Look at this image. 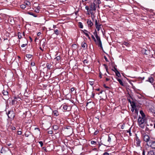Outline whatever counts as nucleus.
Returning <instances> with one entry per match:
<instances>
[{
  "label": "nucleus",
  "instance_id": "obj_1",
  "mask_svg": "<svg viewBox=\"0 0 155 155\" xmlns=\"http://www.w3.org/2000/svg\"><path fill=\"white\" fill-rule=\"evenodd\" d=\"M142 137L143 140L146 142L147 143H147H150V137L147 134L143 135L142 136Z\"/></svg>",
  "mask_w": 155,
  "mask_h": 155
},
{
  "label": "nucleus",
  "instance_id": "obj_2",
  "mask_svg": "<svg viewBox=\"0 0 155 155\" xmlns=\"http://www.w3.org/2000/svg\"><path fill=\"white\" fill-rule=\"evenodd\" d=\"M2 93L3 94L2 97L4 100H6L8 99V94L7 91L3 90L2 91Z\"/></svg>",
  "mask_w": 155,
  "mask_h": 155
},
{
  "label": "nucleus",
  "instance_id": "obj_3",
  "mask_svg": "<svg viewBox=\"0 0 155 155\" xmlns=\"http://www.w3.org/2000/svg\"><path fill=\"white\" fill-rule=\"evenodd\" d=\"M96 38L97 39L96 42H95L96 44L102 49L103 48L100 37L99 36Z\"/></svg>",
  "mask_w": 155,
  "mask_h": 155
},
{
  "label": "nucleus",
  "instance_id": "obj_4",
  "mask_svg": "<svg viewBox=\"0 0 155 155\" xmlns=\"http://www.w3.org/2000/svg\"><path fill=\"white\" fill-rule=\"evenodd\" d=\"M8 118L13 119L15 116V114L13 110L9 111L8 112Z\"/></svg>",
  "mask_w": 155,
  "mask_h": 155
},
{
  "label": "nucleus",
  "instance_id": "obj_5",
  "mask_svg": "<svg viewBox=\"0 0 155 155\" xmlns=\"http://www.w3.org/2000/svg\"><path fill=\"white\" fill-rule=\"evenodd\" d=\"M147 146L153 149H155V141L150 140V143H147Z\"/></svg>",
  "mask_w": 155,
  "mask_h": 155
},
{
  "label": "nucleus",
  "instance_id": "obj_6",
  "mask_svg": "<svg viewBox=\"0 0 155 155\" xmlns=\"http://www.w3.org/2000/svg\"><path fill=\"white\" fill-rule=\"evenodd\" d=\"M144 117H139L138 118V122L139 125H141L143 124L144 122Z\"/></svg>",
  "mask_w": 155,
  "mask_h": 155
},
{
  "label": "nucleus",
  "instance_id": "obj_7",
  "mask_svg": "<svg viewBox=\"0 0 155 155\" xmlns=\"http://www.w3.org/2000/svg\"><path fill=\"white\" fill-rule=\"evenodd\" d=\"M147 81H148L151 83L152 85H153V82L154 80L153 77H150L148 78L147 80H146Z\"/></svg>",
  "mask_w": 155,
  "mask_h": 155
},
{
  "label": "nucleus",
  "instance_id": "obj_8",
  "mask_svg": "<svg viewBox=\"0 0 155 155\" xmlns=\"http://www.w3.org/2000/svg\"><path fill=\"white\" fill-rule=\"evenodd\" d=\"M136 144L138 146H140V141L138 137L136 138Z\"/></svg>",
  "mask_w": 155,
  "mask_h": 155
},
{
  "label": "nucleus",
  "instance_id": "obj_9",
  "mask_svg": "<svg viewBox=\"0 0 155 155\" xmlns=\"http://www.w3.org/2000/svg\"><path fill=\"white\" fill-rule=\"evenodd\" d=\"M90 10L91 11H94L96 10V8L95 6V5L94 4L91 5L90 7Z\"/></svg>",
  "mask_w": 155,
  "mask_h": 155
},
{
  "label": "nucleus",
  "instance_id": "obj_10",
  "mask_svg": "<svg viewBox=\"0 0 155 155\" xmlns=\"http://www.w3.org/2000/svg\"><path fill=\"white\" fill-rule=\"evenodd\" d=\"M48 69H50L52 68V64L51 63H47L46 65Z\"/></svg>",
  "mask_w": 155,
  "mask_h": 155
},
{
  "label": "nucleus",
  "instance_id": "obj_11",
  "mask_svg": "<svg viewBox=\"0 0 155 155\" xmlns=\"http://www.w3.org/2000/svg\"><path fill=\"white\" fill-rule=\"evenodd\" d=\"M87 22L88 25L90 27H91L93 25V23L91 20H88Z\"/></svg>",
  "mask_w": 155,
  "mask_h": 155
},
{
  "label": "nucleus",
  "instance_id": "obj_12",
  "mask_svg": "<svg viewBox=\"0 0 155 155\" xmlns=\"http://www.w3.org/2000/svg\"><path fill=\"white\" fill-rule=\"evenodd\" d=\"M52 113L55 116H57L59 115L58 113L57 110H53Z\"/></svg>",
  "mask_w": 155,
  "mask_h": 155
},
{
  "label": "nucleus",
  "instance_id": "obj_13",
  "mask_svg": "<svg viewBox=\"0 0 155 155\" xmlns=\"http://www.w3.org/2000/svg\"><path fill=\"white\" fill-rule=\"evenodd\" d=\"M112 135H109L108 136V138L107 139V142L110 143L111 141V137Z\"/></svg>",
  "mask_w": 155,
  "mask_h": 155
},
{
  "label": "nucleus",
  "instance_id": "obj_14",
  "mask_svg": "<svg viewBox=\"0 0 155 155\" xmlns=\"http://www.w3.org/2000/svg\"><path fill=\"white\" fill-rule=\"evenodd\" d=\"M154 152L152 150H150L148 152L147 155H154Z\"/></svg>",
  "mask_w": 155,
  "mask_h": 155
},
{
  "label": "nucleus",
  "instance_id": "obj_15",
  "mask_svg": "<svg viewBox=\"0 0 155 155\" xmlns=\"http://www.w3.org/2000/svg\"><path fill=\"white\" fill-rule=\"evenodd\" d=\"M81 47L83 48H85L86 47H87V44L85 42H82L81 43Z\"/></svg>",
  "mask_w": 155,
  "mask_h": 155
},
{
  "label": "nucleus",
  "instance_id": "obj_16",
  "mask_svg": "<svg viewBox=\"0 0 155 155\" xmlns=\"http://www.w3.org/2000/svg\"><path fill=\"white\" fill-rule=\"evenodd\" d=\"M142 53L147 55L148 54V51L145 49H143L142 50Z\"/></svg>",
  "mask_w": 155,
  "mask_h": 155
},
{
  "label": "nucleus",
  "instance_id": "obj_17",
  "mask_svg": "<svg viewBox=\"0 0 155 155\" xmlns=\"http://www.w3.org/2000/svg\"><path fill=\"white\" fill-rule=\"evenodd\" d=\"M116 71V72H115L116 75V76L119 77L120 76V74L119 72L118 71V70H115Z\"/></svg>",
  "mask_w": 155,
  "mask_h": 155
},
{
  "label": "nucleus",
  "instance_id": "obj_18",
  "mask_svg": "<svg viewBox=\"0 0 155 155\" xmlns=\"http://www.w3.org/2000/svg\"><path fill=\"white\" fill-rule=\"evenodd\" d=\"M117 79L121 85L122 86L124 85V84H123L122 81V80L121 79H118V78Z\"/></svg>",
  "mask_w": 155,
  "mask_h": 155
},
{
  "label": "nucleus",
  "instance_id": "obj_19",
  "mask_svg": "<svg viewBox=\"0 0 155 155\" xmlns=\"http://www.w3.org/2000/svg\"><path fill=\"white\" fill-rule=\"evenodd\" d=\"M140 113L141 114L142 117H145V115L143 111L142 110H140Z\"/></svg>",
  "mask_w": 155,
  "mask_h": 155
},
{
  "label": "nucleus",
  "instance_id": "obj_20",
  "mask_svg": "<svg viewBox=\"0 0 155 155\" xmlns=\"http://www.w3.org/2000/svg\"><path fill=\"white\" fill-rule=\"evenodd\" d=\"M25 3L26 5H27V6H30L31 5V3L28 1H26V2H25Z\"/></svg>",
  "mask_w": 155,
  "mask_h": 155
},
{
  "label": "nucleus",
  "instance_id": "obj_21",
  "mask_svg": "<svg viewBox=\"0 0 155 155\" xmlns=\"http://www.w3.org/2000/svg\"><path fill=\"white\" fill-rule=\"evenodd\" d=\"M150 110L153 113H155V108H152L151 107L150 109Z\"/></svg>",
  "mask_w": 155,
  "mask_h": 155
},
{
  "label": "nucleus",
  "instance_id": "obj_22",
  "mask_svg": "<svg viewBox=\"0 0 155 155\" xmlns=\"http://www.w3.org/2000/svg\"><path fill=\"white\" fill-rule=\"evenodd\" d=\"M63 106V108L64 110H67V106L65 104L62 105L61 106Z\"/></svg>",
  "mask_w": 155,
  "mask_h": 155
},
{
  "label": "nucleus",
  "instance_id": "obj_23",
  "mask_svg": "<svg viewBox=\"0 0 155 155\" xmlns=\"http://www.w3.org/2000/svg\"><path fill=\"white\" fill-rule=\"evenodd\" d=\"M26 7V6L25 5L22 4L20 5V7L22 9H24Z\"/></svg>",
  "mask_w": 155,
  "mask_h": 155
},
{
  "label": "nucleus",
  "instance_id": "obj_24",
  "mask_svg": "<svg viewBox=\"0 0 155 155\" xmlns=\"http://www.w3.org/2000/svg\"><path fill=\"white\" fill-rule=\"evenodd\" d=\"M54 32L57 35H58L59 34V31L58 29L55 30L54 31Z\"/></svg>",
  "mask_w": 155,
  "mask_h": 155
},
{
  "label": "nucleus",
  "instance_id": "obj_25",
  "mask_svg": "<svg viewBox=\"0 0 155 155\" xmlns=\"http://www.w3.org/2000/svg\"><path fill=\"white\" fill-rule=\"evenodd\" d=\"M93 34L95 36L96 38L97 37H99V36H98L97 35V31L96 30H95V31L94 32Z\"/></svg>",
  "mask_w": 155,
  "mask_h": 155
},
{
  "label": "nucleus",
  "instance_id": "obj_26",
  "mask_svg": "<svg viewBox=\"0 0 155 155\" xmlns=\"http://www.w3.org/2000/svg\"><path fill=\"white\" fill-rule=\"evenodd\" d=\"M101 25H96V28L98 31H99L100 30V28H101Z\"/></svg>",
  "mask_w": 155,
  "mask_h": 155
},
{
  "label": "nucleus",
  "instance_id": "obj_27",
  "mask_svg": "<svg viewBox=\"0 0 155 155\" xmlns=\"http://www.w3.org/2000/svg\"><path fill=\"white\" fill-rule=\"evenodd\" d=\"M79 25L80 28H83V25L81 22H79Z\"/></svg>",
  "mask_w": 155,
  "mask_h": 155
},
{
  "label": "nucleus",
  "instance_id": "obj_28",
  "mask_svg": "<svg viewBox=\"0 0 155 155\" xmlns=\"http://www.w3.org/2000/svg\"><path fill=\"white\" fill-rule=\"evenodd\" d=\"M123 45L127 47H128L129 46V43L126 42H124Z\"/></svg>",
  "mask_w": 155,
  "mask_h": 155
},
{
  "label": "nucleus",
  "instance_id": "obj_29",
  "mask_svg": "<svg viewBox=\"0 0 155 155\" xmlns=\"http://www.w3.org/2000/svg\"><path fill=\"white\" fill-rule=\"evenodd\" d=\"M26 57L28 58H30L32 57V55L31 54H27L26 55Z\"/></svg>",
  "mask_w": 155,
  "mask_h": 155
},
{
  "label": "nucleus",
  "instance_id": "obj_30",
  "mask_svg": "<svg viewBox=\"0 0 155 155\" xmlns=\"http://www.w3.org/2000/svg\"><path fill=\"white\" fill-rule=\"evenodd\" d=\"M84 34L88 38H89V39H91V38L90 37V36H89V35L88 34V33H87L84 32Z\"/></svg>",
  "mask_w": 155,
  "mask_h": 155
},
{
  "label": "nucleus",
  "instance_id": "obj_31",
  "mask_svg": "<svg viewBox=\"0 0 155 155\" xmlns=\"http://www.w3.org/2000/svg\"><path fill=\"white\" fill-rule=\"evenodd\" d=\"M89 83L91 85H93L94 84V82L93 81H89Z\"/></svg>",
  "mask_w": 155,
  "mask_h": 155
},
{
  "label": "nucleus",
  "instance_id": "obj_32",
  "mask_svg": "<svg viewBox=\"0 0 155 155\" xmlns=\"http://www.w3.org/2000/svg\"><path fill=\"white\" fill-rule=\"evenodd\" d=\"M60 58H61L60 56H58L55 59L57 60V61H59L60 60Z\"/></svg>",
  "mask_w": 155,
  "mask_h": 155
},
{
  "label": "nucleus",
  "instance_id": "obj_33",
  "mask_svg": "<svg viewBox=\"0 0 155 155\" xmlns=\"http://www.w3.org/2000/svg\"><path fill=\"white\" fill-rule=\"evenodd\" d=\"M91 37L92 38V39L94 40V41L95 42H96V40L95 38L94 37V36L93 35H91Z\"/></svg>",
  "mask_w": 155,
  "mask_h": 155
},
{
  "label": "nucleus",
  "instance_id": "obj_34",
  "mask_svg": "<svg viewBox=\"0 0 155 155\" xmlns=\"http://www.w3.org/2000/svg\"><path fill=\"white\" fill-rule=\"evenodd\" d=\"M116 70H117V69L115 67H114V69H112V70L115 72H116V71H115Z\"/></svg>",
  "mask_w": 155,
  "mask_h": 155
},
{
  "label": "nucleus",
  "instance_id": "obj_35",
  "mask_svg": "<svg viewBox=\"0 0 155 155\" xmlns=\"http://www.w3.org/2000/svg\"><path fill=\"white\" fill-rule=\"evenodd\" d=\"M16 99V98H15L14 100H12V104H13L15 103V101H16V100H15Z\"/></svg>",
  "mask_w": 155,
  "mask_h": 155
},
{
  "label": "nucleus",
  "instance_id": "obj_36",
  "mask_svg": "<svg viewBox=\"0 0 155 155\" xmlns=\"http://www.w3.org/2000/svg\"><path fill=\"white\" fill-rule=\"evenodd\" d=\"M35 65V63L34 62H31V66H34Z\"/></svg>",
  "mask_w": 155,
  "mask_h": 155
},
{
  "label": "nucleus",
  "instance_id": "obj_37",
  "mask_svg": "<svg viewBox=\"0 0 155 155\" xmlns=\"http://www.w3.org/2000/svg\"><path fill=\"white\" fill-rule=\"evenodd\" d=\"M39 143L40 144L41 146L42 147L43 145V143L42 141H39Z\"/></svg>",
  "mask_w": 155,
  "mask_h": 155
},
{
  "label": "nucleus",
  "instance_id": "obj_38",
  "mask_svg": "<svg viewBox=\"0 0 155 155\" xmlns=\"http://www.w3.org/2000/svg\"><path fill=\"white\" fill-rule=\"evenodd\" d=\"M91 143L92 144H96V142H95V141H92L91 142Z\"/></svg>",
  "mask_w": 155,
  "mask_h": 155
},
{
  "label": "nucleus",
  "instance_id": "obj_39",
  "mask_svg": "<svg viewBox=\"0 0 155 155\" xmlns=\"http://www.w3.org/2000/svg\"><path fill=\"white\" fill-rule=\"evenodd\" d=\"M27 44H23L21 45V47L22 48L25 47L26 45Z\"/></svg>",
  "mask_w": 155,
  "mask_h": 155
},
{
  "label": "nucleus",
  "instance_id": "obj_40",
  "mask_svg": "<svg viewBox=\"0 0 155 155\" xmlns=\"http://www.w3.org/2000/svg\"><path fill=\"white\" fill-rule=\"evenodd\" d=\"M48 133L49 134H52V133H53V132H52V131H51V130H50V131H48Z\"/></svg>",
  "mask_w": 155,
  "mask_h": 155
},
{
  "label": "nucleus",
  "instance_id": "obj_41",
  "mask_svg": "<svg viewBox=\"0 0 155 155\" xmlns=\"http://www.w3.org/2000/svg\"><path fill=\"white\" fill-rule=\"evenodd\" d=\"M103 155H110L107 152H105L103 153Z\"/></svg>",
  "mask_w": 155,
  "mask_h": 155
},
{
  "label": "nucleus",
  "instance_id": "obj_42",
  "mask_svg": "<svg viewBox=\"0 0 155 155\" xmlns=\"http://www.w3.org/2000/svg\"><path fill=\"white\" fill-rule=\"evenodd\" d=\"M22 134V132L21 131H18V135H21Z\"/></svg>",
  "mask_w": 155,
  "mask_h": 155
},
{
  "label": "nucleus",
  "instance_id": "obj_43",
  "mask_svg": "<svg viewBox=\"0 0 155 155\" xmlns=\"http://www.w3.org/2000/svg\"><path fill=\"white\" fill-rule=\"evenodd\" d=\"M95 25L96 26V25H98L97 22L96 20L95 21Z\"/></svg>",
  "mask_w": 155,
  "mask_h": 155
},
{
  "label": "nucleus",
  "instance_id": "obj_44",
  "mask_svg": "<svg viewBox=\"0 0 155 155\" xmlns=\"http://www.w3.org/2000/svg\"><path fill=\"white\" fill-rule=\"evenodd\" d=\"M53 128L56 130L58 128V127L57 126H55L54 127H53Z\"/></svg>",
  "mask_w": 155,
  "mask_h": 155
},
{
  "label": "nucleus",
  "instance_id": "obj_45",
  "mask_svg": "<svg viewBox=\"0 0 155 155\" xmlns=\"http://www.w3.org/2000/svg\"><path fill=\"white\" fill-rule=\"evenodd\" d=\"M140 127H141L142 128H143L144 127V125H143L142 124L141 125H140Z\"/></svg>",
  "mask_w": 155,
  "mask_h": 155
},
{
  "label": "nucleus",
  "instance_id": "obj_46",
  "mask_svg": "<svg viewBox=\"0 0 155 155\" xmlns=\"http://www.w3.org/2000/svg\"><path fill=\"white\" fill-rule=\"evenodd\" d=\"M35 12L37 13H38L39 12V10H38V9H36L35 10Z\"/></svg>",
  "mask_w": 155,
  "mask_h": 155
},
{
  "label": "nucleus",
  "instance_id": "obj_47",
  "mask_svg": "<svg viewBox=\"0 0 155 155\" xmlns=\"http://www.w3.org/2000/svg\"><path fill=\"white\" fill-rule=\"evenodd\" d=\"M74 90V87H72L71 88V91L72 92Z\"/></svg>",
  "mask_w": 155,
  "mask_h": 155
},
{
  "label": "nucleus",
  "instance_id": "obj_48",
  "mask_svg": "<svg viewBox=\"0 0 155 155\" xmlns=\"http://www.w3.org/2000/svg\"><path fill=\"white\" fill-rule=\"evenodd\" d=\"M85 9L87 10H88L89 9V7L87 6H86Z\"/></svg>",
  "mask_w": 155,
  "mask_h": 155
},
{
  "label": "nucleus",
  "instance_id": "obj_49",
  "mask_svg": "<svg viewBox=\"0 0 155 155\" xmlns=\"http://www.w3.org/2000/svg\"><path fill=\"white\" fill-rule=\"evenodd\" d=\"M104 87L105 88H109V87L108 86H106L105 84H104Z\"/></svg>",
  "mask_w": 155,
  "mask_h": 155
},
{
  "label": "nucleus",
  "instance_id": "obj_50",
  "mask_svg": "<svg viewBox=\"0 0 155 155\" xmlns=\"http://www.w3.org/2000/svg\"><path fill=\"white\" fill-rule=\"evenodd\" d=\"M83 32L84 33V32L87 33L88 32V31L87 30L84 29L83 31Z\"/></svg>",
  "mask_w": 155,
  "mask_h": 155
},
{
  "label": "nucleus",
  "instance_id": "obj_51",
  "mask_svg": "<svg viewBox=\"0 0 155 155\" xmlns=\"http://www.w3.org/2000/svg\"><path fill=\"white\" fill-rule=\"evenodd\" d=\"M92 97H93V98H94V95H95L94 93H92Z\"/></svg>",
  "mask_w": 155,
  "mask_h": 155
},
{
  "label": "nucleus",
  "instance_id": "obj_52",
  "mask_svg": "<svg viewBox=\"0 0 155 155\" xmlns=\"http://www.w3.org/2000/svg\"><path fill=\"white\" fill-rule=\"evenodd\" d=\"M143 155H145V151L144 150H143L142 152Z\"/></svg>",
  "mask_w": 155,
  "mask_h": 155
},
{
  "label": "nucleus",
  "instance_id": "obj_53",
  "mask_svg": "<svg viewBox=\"0 0 155 155\" xmlns=\"http://www.w3.org/2000/svg\"><path fill=\"white\" fill-rule=\"evenodd\" d=\"M28 14L30 15H33V14L31 12H28Z\"/></svg>",
  "mask_w": 155,
  "mask_h": 155
},
{
  "label": "nucleus",
  "instance_id": "obj_54",
  "mask_svg": "<svg viewBox=\"0 0 155 155\" xmlns=\"http://www.w3.org/2000/svg\"><path fill=\"white\" fill-rule=\"evenodd\" d=\"M16 128L15 127H13L12 128V130H15V129Z\"/></svg>",
  "mask_w": 155,
  "mask_h": 155
},
{
  "label": "nucleus",
  "instance_id": "obj_55",
  "mask_svg": "<svg viewBox=\"0 0 155 155\" xmlns=\"http://www.w3.org/2000/svg\"><path fill=\"white\" fill-rule=\"evenodd\" d=\"M41 34V33L40 32H39L37 33V35L38 36H39Z\"/></svg>",
  "mask_w": 155,
  "mask_h": 155
},
{
  "label": "nucleus",
  "instance_id": "obj_56",
  "mask_svg": "<svg viewBox=\"0 0 155 155\" xmlns=\"http://www.w3.org/2000/svg\"><path fill=\"white\" fill-rule=\"evenodd\" d=\"M91 101H89V102H87V103L86 106H87L88 104H89V103H91Z\"/></svg>",
  "mask_w": 155,
  "mask_h": 155
},
{
  "label": "nucleus",
  "instance_id": "obj_57",
  "mask_svg": "<svg viewBox=\"0 0 155 155\" xmlns=\"http://www.w3.org/2000/svg\"><path fill=\"white\" fill-rule=\"evenodd\" d=\"M104 65L105 66V68H106V70L107 71V67L106 66V65L105 64H104Z\"/></svg>",
  "mask_w": 155,
  "mask_h": 155
},
{
  "label": "nucleus",
  "instance_id": "obj_58",
  "mask_svg": "<svg viewBox=\"0 0 155 155\" xmlns=\"http://www.w3.org/2000/svg\"><path fill=\"white\" fill-rule=\"evenodd\" d=\"M25 136L26 137H28V135L26 134V133H25Z\"/></svg>",
  "mask_w": 155,
  "mask_h": 155
},
{
  "label": "nucleus",
  "instance_id": "obj_59",
  "mask_svg": "<svg viewBox=\"0 0 155 155\" xmlns=\"http://www.w3.org/2000/svg\"><path fill=\"white\" fill-rule=\"evenodd\" d=\"M66 0H60V1L61 2H64Z\"/></svg>",
  "mask_w": 155,
  "mask_h": 155
},
{
  "label": "nucleus",
  "instance_id": "obj_60",
  "mask_svg": "<svg viewBox=\"0 0 155 155\" xmlns=\"http://www.w3.org/2000/svg\"><path fill=\"white\" fill-rule=\"evenodd\" d=\"M104 58H105V60H106V61H108V60H107V58L105 56L104 57Z\"/></svg>",
  "mask_w": 155,
  "mask_h": 155
},
{
  "label": "nucleus",
  "instance_id": "obj_61",
  "mask_svg": "<svg viewBox=\"0 0 155 155\" xmlns=\"http://www.w3.org/2000/svg\"><path fill=\"white\" fill-rule=\"evenodd\" d=\"M106 81H107L110 80V79L107 78H106Z\"/></svg>",
  "mask_w": 155,
  "mask_h": 155
},
{
  "label": "nucleus",
  "instance_id": "obj_62",
  "mask_svg": "<svg viewBox=\"0 0 155 155\" xmlns=\"http://www.w3.org/2000/svg\"><path fill=\"white\" fill-rule=\"evenodd\" d=\"M40 7L39 6H38L37 7V9H38V10H39V9H40Z\"/></svg>",
  "mask_w": 155,
  "mask_h": 155
},
{
  "label": "nucleus",
  "instance_id": "obj_63",
  "mask_svg": "<svg viewBox=\"0 0 155 155\" xmlns=\"http://www.w3.org/2000/svg\"><path fill=\"white\" fill-rule=\"evenodd\" d=\"M141 78L142 80H143L145 78L144 77H143V78Z\"/></svg>",
  "mask_w": 155,
  "mask_h": 155
},
{
  "label": "nucleus",
  "instance_id": "obj_64",
  "mask_svg": "<svg viewBox=\"0 0 155 155\" xmlns=\"http://www.w3.org/2000/svg\"><path fill=\"white\" fill-rule=\"evenodd\" d=\"M29 38L30 40H31V41H32V39H31V37H29Z\"/></svg>",
  "mask_w": 155,
  "mask_h": 155
}]
</instances>
